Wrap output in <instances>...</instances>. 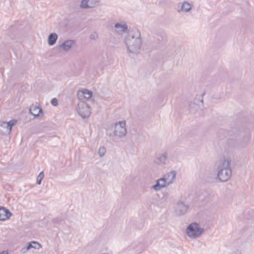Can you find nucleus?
Returning a JSON list of instances; mask_svg holds the SVG:
<instances>
[{"label":"nucleus","mask_w":254,"mask_h":254,"mask_svg":"<svg viewBox=\"0 0 254 254\" xmlns=\"http://www.w3.org/2000/svg\"><path fill=\"white\" fill-rule=\"evenodd\" d=\"M189 209V205L185 202L180 201L176 203L174 212L177 216H181L185 215Z\"/></svg>","instance_id":"obj_7"},{"label":"nucleus","mask_w":254,"mask_h":254,"mask_svg":"<svg viewBox=\"0 0 254 254\" xmlns=\"http://www.w3.org/2000/svg\"><path fill=\"white\" fill-rule=\"evenodd\" d=\"M17 123V121L15 120H12L8 122H0V126L6 129L8 133H10L12 130V127Z\"/></svg>","instance_id":"obj_15"},{"label":"nucleus","mask_w":254,"mask_h":254,"mask_svg":"<svg viewBox=\"0 0 254 254\" xmlns=\"http://www.w3.org/2000/svg\"><path fill=\"white\" fill-rule=\"evenodd\" d=\"M240 136L241 139L240 142V146L242 148L247 147L251 140L252 135L251 132L249 131H244L241 132Z\"/></svg>","instance_id":"obj_8"},{"label":"nucleus","mask_w":254,"mask_h":254,"mask_svg":"<svg viewBox=\"0 0 254 254\" xmlns=\"http://www.w3.org/2000/svg\"><path fill=\"white\" fill-rule=\"evenodd\" d=\"M0 254H8V253L6 252H2L0 253Z\"/></svg>","instance_id":"obj_26"},{"label":"nucleus","mask_w":254,"mask_h":254,"mask_svg":"<svg viewBox=\"0 0 254 254\" xmlns=\"http://www.w3.org/2000/svg\"><path fill=\"white\" fill-rule=\"evenodd\" d=\"M92 92L87 89L79 90L77 93L78 98L80 101H83L85 99H90L92 97Z\"/></svg>","instance_id":"obj_10"},{"label":"nucleus","mask_w":254,"mask_h":254,"mask_svg":"<svg viewBox=\"0 0 254 254\" xmlns=\"http://www.w3.org/2000/svg\"><path fill=\"white\" fill-rule=\"evenodd\" d=\"M192 8V5L188 1H184L181 4L180 8L178 10V12L188 13L189 12Z\"/></svg>","instance_id":"obj_16"},{"label":"nucleus","mask_w":254,"mask_h":254,"mask_svg":"<svg viewBox=\"0 0 254 254\" xmlns=\"http://www.w3.org/2000/svg\"><path fill=\"white\" fill-rule=\"evenodd\" d=\"M58 35L56 33H51L48 37V44L49 46H52L54 45L58 40Z\"/></svg>","instance_id":"obj_19"},{"label":"nucleus","mask_w":254,"mask_h":254,"mask_svg":"<svg viewBox=\"0 0 254 254\" xmlns=\"http://www.w3.org/2000/svg\"><path fill=\"white\" fill-rule=\"evenodd\" d=\"M30 113L35 117H39L42 113V108L39 106L32 105L30 109Z\"/></svg>","instance_id":"obj_18"},{"label":"nucleus","mask_w":254,"mask_h":254,"mask_svg":"<svg viewBox=\"0 0 254 254\" xmlns=\"http://www.w3.org/2000/svg\"><path fill=\"white\" fill-rule=\"evenodd\" d=\"M99 2V0H82L80 7L86 9L95 7Z\"/></svg>","instance_id":"obj_12"},{"label":"nucleus","mask_w":254,"mask_h":254,"mask_svg":"<svg viewBox=\"0 0 254 254\" xmlns=\"http://www.w3.org/2000/svg\"><path fill=\"white\" fill-rule=\"evenodd\" d=\"M106 152V149L104 146H101L99 148L98 155L100 157H103Z\"/></svg>","instance_id":"obj_21"},{"label":"nucleus","mask_w":254,"mask_h":254,"mask_svg":"<svg viewBox=\"0 0 254 254\" xmlns=\"http://www.w3.org/2000/svg\"><path fill=\"white\" fill-rule=\"evenodd\" d=\"M77 111L83 119L88 118L91 113L89 105L84 101H80L78 103Z\"/></svg>","instance_id":"obj_6"},{"label":"nucleus","mask_w":254,"mask_h":254,"mask_svg":"<svg viewBox=\"0 0 254 254\" xmlns=\"http://www.w3.org/2000/svg\"><path fill=\"white\" fill-rule=\"evenodd\" d=\"M28 244L29 246H31L30 249L34 248L36 250H39L42 248L41 245L36 241H32Z\"/></svg>","instance_id":"obj_20"},{"label":"nucleus","mask_w":254,"mask_h":254,"mask_svg":"<svg viewBox=\"0 0 254 254\" xmlns=\"http://www.w3.org/2000/svg\"><path fill=\"white\" fill-rule=\"evenodd\" d=\"M156 164L159 166H165L169 164L168 153L167 152L160 154L154 160Z\"/></svg>","instance_id":"obj_9"},{"label":"nucleus","mask_w":254,"mask_h":254,"mask_svg":"<svg viewBox=\"0 0 254 254\" xmlns=\"http://www.w3.org/2000/svg\"><path fill=\"white\" fill-rule=\"evenodd\" d=\"M202 100L199 99H194L193 101L190 102L189 107V110L190 113L195 114L199 109V103H202Z\"/></svg>","instance_id":"obj_13"},{"label":"nucleus","mask_w":254,"mask_h":254,"mask_svg":"<svg viewBox=\"0 0 254 254\" xmlns=\"http://www.w3.org/2000/svg\"><path fill=\"white\" fill-rule=\"evenodd\" d=\"M11 216L10 211L3 207L0 208V221H5Z\"/></svg>","instance_id":"obj_17"},{"label":"nucleus","mask_w":254,"mask_h":254,"mask_svg":"<svg viewBox=\"0 0 254 254\" xmlns=\"http://www.w3.org/2000/svg\"><path fill=\"white\" fill-rule=\"evenodd\" d=\"M75 44V42L74 40H67L59 46V49L62 51L67 52L72 48Z\"/></svg>","instance_id":"obj_11"},{"label":"nucleus","mask_w":254,"mask_h":254,"mask_svg":"<svg viewBox=\"0 0 254 254\" xmlns=\"http://www.w3.org/2000/svg\"><path fill=\"white\" fill-rule=\"evenodd\" d=\"M127 134L126 121L125 120L119 121L114 124V130L112 132H108L110 137H117L123 138Z\"/></svg>","instance_id":"obj_4"},{"label":"nucleus","mask_w":254,"mask_h":254,"mask_svg":"<svg viewBox=\"0 0 254 254\" xmlns=\"http://www.w3.org/2000/svg\"><path fill=\"white\" fill-rule=\"evenodd\" d=\"M51 104L53 105L54 106H57L58 104V101L56 98H53L51 100Z\"/></svg>","instance_id":"obj_24"},{"label":"nucleus","mask_w":254,"mask_h":254,"mask_svg":"<svg viewBox=\"0 0 254 254\" xmlns=\"http://www.w3.org/2000/svg\"><path fill=\"white\" fill-rule=\"evenodd\" d=\"M231 162L230 158L225 157L220 159L217 163L216 179L219 182H226L231 178L232 176Z\"/></svg>","instance_id":"obj_2"},{"label":"nucleus","mask_w":254,"mask_h":254,"mask_svg":"<svg viewBox=\"0 0 254 254\" xmlns=\"http://www.w3.org/2000/svg\"><path fill=\"white\" fill-rule=\"evenodd\" d=\"M30 247L29 246V244H27V246L23 247L21 249L20 252L22 254H26L31 249Z\"/></svg>","instance_id":"obj_23"},{"label":"nucleus","mask_w":254,"mask_h":254,"mask_svg":"<svg viewBox=\"0 0 254 254\" xmlns=\"http://www.w3.org/2000/svg\"><path fill=\"white\" fill-rule=\"evenodd\" d=\"M125 43L129 53L137 54L142 45V40L139 30L137 29L131 30L125 38Z\"/></svg>","instance_id":"obj_1"},{"label":"nucleus","mask_w":254,"mask_h":254,"mask_svg":"<svg viewBox=\"0 0 254 254\" xmlns=\"http://www.w3.org/2000/svg\"><path fill=\"white\" fill-rule=\"evenodd\" d=\"M204 229L199 224L193 222L187 227L185 232L186 235L191 239H195L200 237L203 233Z\"/></svg>","instance_id":"obj_5"},{"label":"nucleus","mask_w":254,"mask_h":254,"mask_svg":"<svg viewBox=\"0 0 254 254\" xmlns=\"http://www.w3.org/2000/svg\"><path fill=\"white\" fill-rule=\"evenodd\" d=\"M116 31L119 34L122 35L126 32L127 30V25L125 22H121L117 23L115 25Z\"/></svg>","instance_id":"obj_14"},{"label":"nucleus","mask_w":254,"mask_h":254,"mask_svg":"<svg viewBox=\"0 0 254 254\" xmlns=\"http://www.w3.org/2000/svg\"><path fill=\"white\" fill-rule=\"evenodd\" d=\"M44 172H40L37 178V183L38 185H41L42 180L44 178Z\"/></svg>","instance_id":"obj_22"},{"label":"nucleus","mask_w":254,"mask_h":254,"mask_svg":"<svg viewBox=\"0 0 254 254\" xmlns=\"http://www.w3.org/2000/svg\"><path fill=\"white\" fill-rule=\"evenodd\" d=\"M96 38H97V36H95L94 35H92L90 36V38L94 39V40H95Z\"/></svg>","instance_id":"obj_25"},{"label":"nucleus","mask_w":254,"mask_h":254,"mask_svg":"<svg viewBox=\"0 0 254 254\" xmlns=\"http://www.w3.org/2000/svg\"><path fill=\"white\" fill-rule=\"evenodd\" d=\"M176 175L177 172L175 170L166 172L161 178L156 181V184L151 187L152 189L158 191L169 186L175 182Z\"/></svg>","instance_id":"obj_3"}]
</instances>
